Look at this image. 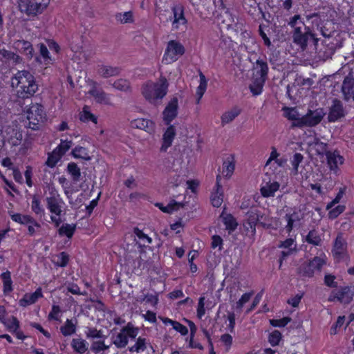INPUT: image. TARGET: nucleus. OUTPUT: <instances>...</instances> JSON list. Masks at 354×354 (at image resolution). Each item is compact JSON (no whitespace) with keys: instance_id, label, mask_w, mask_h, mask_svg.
<instances>
[{"instance_id":"f257e3e1","label":"nucleus","mask_w":354,"mask_h":354,"mask_svg":"<svg viewBox=\"0 0 354 354\" xmlns=\"http://www.w3.org/2000/svg\"><path fill=\"white\" fill-rule=\"evenodd\" d=\"M288 25L292 28V38L293 43L302 50L307 49L308 43L311 41L315 45L317 44L318 39L316 37L315 33L310 27L305 26L300 15L291 17Z\"/></svg>"},{"instance_id":"f03ea898","label":"nucleus","mask_w":354,"mask_h":354,"mask_svg":"<svg viewBox=\"0 0 354 354\" xmlns=\"http://www.w3.org/2000/svg\"><path fill=\"white\" fill-rule=\"evenodd\" d=\"M16 82L17 96L28 99L34 95L38 90V84L34 75L27 70L19 71L12 77V85Z\"/></svg>"},{"instance_id":"7ed1b4c3","label":"nucleus","mask_w":354,"mask_h":354,"mask_svg":"<svg viewBox=\"0 0 354 354\" xmlns=\"http://www.w3.org/2000/svg\"><path fill=\"white\" fill-rule=\"evenodd\" d=\"M169 84L165 77H160L158 82L147 81L141 88V93L149 103L157 106L167 93Z\"/></svg>"},{"instance_id":"20e7f679","label":"nucleus","mask_w":354,"mask_h":354,"mask_svg":"<svg viewBox=\"0 0 354 354\" xmlns=\"http://www.w3.org/2000/svg\"><path fill=\"white\" fill-rule=\"evenodd\" d=\"M27 127L32 130L38 131L46 120L44 107L39 104H32L27 111Z\"/></svg>"},{"instance_id":"39448f33","label":"nucleus","mask_w":354,"mask_h":354,"mask_svg":"<svg viewBox=\"0 0 354 354\" xmlns=\"http://www.w3.org/2000/svg\"><path fill=\"white\" fill-rule=\"evenodd\" d=\"M348 111L343 102L337 99L332 100L331 104L328 107L327 120L328 122L342 121L347 115Z\"/></svg>"},{"instance_id":"423d86ee","label":"nucleus","mask_w":354,"mask_h":354,"mask_svg":"<svg viewBox=\"0 0 354 354\" xmlns=\"http://www.w3.org/2000/svg\"><path fill=\"white\" fill-rule=\"evenodd\" d=\"M325 115L326 112L322 108H318L315 110H308V113L302 116V120L295 125H297L298 128L315 127L322 120Z\"/></svg>"},{"instance_id":"0eeeda50","label":"nucleus","mask_w":354,"mask_h":354,"mask_svg":"<svg viewBox=\"0 0 354 354\" xmlns=\"http://www.w3.org/2000/svg\"><path fill=\"white\" fill-rule=\"evenodd\" d=\"M354 287L344 286L338 290H333L328 297V301H338L342 304H348L353 300Z\"/></svg>"},{"instance_id":"6e6552de","label":"nucleus","mask_w":354,"mask_h":354,"mask_svg":"<svg viewBox=\"0 0 354 354\" xmlns=\"http://www.w3.org/2000/svg\"><path fill=\"white\" fill-rule=\"evenodd\" d=\"M325 263L324 259L316 257L308 263H303L299 268V273L303 277H311L315 271H320Z\"/></svg>"},{"instance_id":"1a4fd4ad","label":"nucleus","mask_w":354,"mask_h":354,"mask_svg":"<svg viewBox=\"0 0 354 354\" xmlns=\"http://www.w3.org/2000/svg\"><path fill=\"white\" fill-rule=\"evenodd\" d=\"M341 93L345 102H348L351 100L354 101V71L352 69L343 80Z\"/></svg>"},{"instance_id":"9d476101","label":"nucleus","mask_w":354,"mask_h":354,"mask_svg":"<svg viewBox=\"0 0 354 354\" xmlns=\"http://www.w3.org/2000/svg\"><path fill=\"white\" fill-rule=\"evenodd\" d=\"M185 51V48L180 43L174 40L169 41L165 52L164 59L169 58L171 62H174L177 59V56L183 55Z\"/></svg>"},{"instance_id":"9b49d317","label":"nucleus","mask_w":354,"mask_h":354,"mask_svg":"<svg viewBox=\"0 0 354 354\" xmlns=\"http://www.w3.org/2000/svg\"><path fill=\"white\" fill-rule=\"evenodd\" d=\"M14 47L20 53L26 57V59L30 60L35 57V50L32 44L26 40H17L14 42Z\"/></svg>"},{"instance_id":"f8f14e48","label":"nucleus","mask_w":354,"mask_h":354,"mask_svg":"<svg viewBox=\"0 0 354 354\" xmlns=\"http://www.w3.org/2000/svg\"><path fill=\"white\" fill-rule=\"evenodd\" d=\"M46 201L47 208L50 212V213L54 214L58 216H61L62 212V204L63 203V201L62 198H59V195L53 194L49 197H47Z\"/></svg>"},{"instance_id":"ddd939ff","label":"nucleus","mask_w":354,"mask_h":354,"mask_svg":"<svg viewBox=\"0 0 354 354\" xmlns=\"http://www.w3.org/2000/svg\"><path fill=\"white\" fill-rule=\"evenodd\" d=\"M178 98L173 97L163 111V118L166 124L170 122L177 116Z\"/></svg>"},{"instance_id":"4468645a","label":"nucleus","mask_w":354,"mask_h":354,"mask_svg":"<svg viewBox=\"0 0 354 354\" xmlns=\"http://www.w3.org/2000/svg\"><path fill=\"white\" fill-rule=\"evenodd\" d=\"M21 12L28 15H36L42 12L38 3L35 0H21L19 4Z\"/></svg>"},{"instance_id":"2eb2a0df","label":"nucleus","mask_w":354,"mask_h":354,"mask_svg":"<svg viewBox=\"0 0 354 354\" xmlns=\"http://www.w3.org/2000/svg\"><path fill=\"white\" fill-rule=\"evenodd\" d=\"M174 14L173 27L178 29L180 25L185 26L187 23L184 15V7L181 4L176 5L171 8Z\"/></svg>"},{"instance_id":"dca6fc26","label":"nucleus","mask_w":354,"mask_h":354,"mask_svg":"<svg viewBox=\"0 0 354 354\" xmlns=\"http://www.w3.org/2000/svg\"><path fill=\"white\" fill-rule=\"evenodd\" d=\"M39 55L35 53V61L39 64L49 65L52 64V59L46 46L42 43L37 44Z\"/></svg>"},{"instance_id":"f3484780","label":"nucleus","mask_w":354,"mask_h":354,"mask_svg":"<svg viewBox=\"0 0 354 354\" xmlns=\"http://www.w3.org/2000/svg\"><path fill=\"white\" fill-rule=\"evenodd\" d=\"M264 185L261 186L260 192L263 197H271L274 196V193L279 189L280 185L278 182H270V178H268V181L263 179Z\"/></svg>"},{"instance_id":"a211bd4d","label":"nucleus","mask_w":354,"mask_h":354,"mask_svg":"<svg viewBox=\"0 0 354 354\" xmlns=\"http://www.w3.org/2000/svg\"><path fill=\"white\" fill-rule=\"evenodd\" d=\"M176 136V129L173 125H169L163 134L162 144L160 147V151L165 152L171 145L173 140Z\"/></svg>"},{"instance_id":"6ab92c4d","label":"nucleus","mask_w":354,"mask_h":354,"mask_svg":"<svg viewBox=\"0 0 354 354\" xmlns=\"http://www.w3.org/2000/svg\"><path fill=\"white\" fill-rule=\"evenodd\" d=\"M221 178V176L218 174L216 176V191L212 194L211 196V201L212 204L214 207H218L221 206L223 202V189L222 186L220 183Z\"/></svg>"},{"instance_id":"aec40b11","label":"nucleus","mask_w":354,"mask_h":354,"mask_svg":"<svg viewBox=\"0 0 354 354\" xmlns=\"http://www.w3.org/2000/svg\"><path fill=\"white\" fill-rule=\"evenodd\" d=\"M121 72V68L117 66L109 65L98 66L97 73L103 78H109L118 75Z\"/></svg>"},{"instance_id":"412c9836","label":"nucleus","mask_w":354,"mask_h":354,"mask_svg":"<svg viewBox=\"0 0 354 354\" xmlns=\"http://www.w3.org/2000/svg\"><path fill=\"white\" fill-rule=\"evenodd\" d=\"M96 84L97 83L94 82L92 88L88 91V94L93 96L97 102L109 104L110 100L107 94L102 89H98L96 87Z\"/></svg>"},{"instance_id":"4be33fe9","label":"nucleus","mask_w":354,"mask_h":354,"mask_svg":"<svg viewBox=\"0 0 354 354\" xmlns=\"http://www.w3.org/2000/svg\"><path fill=\"white\" fill-rule=\"evenodd\" d=\"M42 297L43 295L41 288H39L33 293L25 294L24 297L19 300V305L21 306L26 307L30 304H35L39 298Z\"/></svg>"},{"instance_id":"5701e85b","label":"nucleus","mask_w":354,"mask_h":354,"mask_svg":"<svg viewBox=\"0 0 354 354\" xmlns=\"http://www.w3.org/2000/svg\"><path fill=\"white\" fill-rule=\"evenodd\" d=\"M12 221L19 223L21 225H26L28 224H35V226L37 228L41 227V225L36 221L31 216L24 215L19 213L10 214Z\"/></svg>"},{"instance_id":"b1692460","label":"nucleus","mask_w":354,"mask_h":354,"mask_svg":"<svg viewBox=\"0 0 354 354\" xmlns=\"http://www.w3.org/2000/svg\"><path fill=\"white\" fill-rule=\"evenodd\" d=\"M346 246L347 243L345 239L343 237V234L342 233L338 234L333 245V252L334 254L337 257H340L346 251Z\"/></svg>"},{"instance_id":"393cba45","label":"nucleus","mask_w":354,"mask_h":354,"mask_svg":"<svg viewBox=\"0 0 354 354\" xmlns=\"http://www.w3.org/2000/svg\"><path fill=\"white\" fill-rule=\"evenodd\" d=\"M304 241L314 246H321L323 242L321 234L316 229L310 230L305 236Z\"/></svg>"},{"instance_id":"a878e982","label":"nucleus","mask_w":354,"mask_h":354,"mask_svg":"<svg viewBox=\"0 0 354 354\" xmlns=\"http://www.w3.org/2000/svg\"><path fill=\"white\" fill-rule=\"evenodd\" d=\"M248 224L253 233L256 232V226L258 225V218L259 216V209L257 208H250L247 212Z\"/></svg>"},{"instance_id":"bb28decb","label":"nucleus","mask_w":354,"mask_h":354,"mask_svg":"<svg viewBox=\"0 0 354 354\" xmlns=\"http://www.w3.org/2000/svg\"><path fill=\"white\" fill-rule=\"evenodd\" d=\"M75 352L84 354L88 350V342L82 338H73L71 343Z\"/></svg>"},{"instance_id":"cd10ccee","label":"nucleus","mask_w":354,"mask_h":354,"mask_svg":"<svg viewBox=\"0 0 354 354\" xmlns=\"http://www.w3.org/2000/svg\"><path fill=\"white\" fill-rule=\"evenodd\" d=\"M254 70L257 71L258 77L267 79L268 74V66L266 61L258 59L253 66Z\"/></svg>"},{"instance_id":"c85d7f7f","label":"nucleus","mask_w":354,"mask_h":354,"mask_svg":"<svg viewBox=\"0 0 354 354\" xmlns=\"http://www.w3.org/2000/svg\"><path fill=\"white\" fill-rule=\"evenodd\" d=\"M132 125L133 127H135L136 128L142 129V130L149 132L153 130L154 124L150 120L144 119V118H138V119L134 120L132 122Z\"/></svg>"},{"instance_id":"c756f323","label":"nucleus","mask_w":354,"mask_h":354,"mask_svg":"<svg viewBox=\"0 0 354 354\" xmlns=\"http://www.w3.org/2000/svg\"><path fill=\"white\" fill-rule=\"evenodd\" d=\"M240 113L241 109L236 106L233 107L231 110L224 113L221 116L222 126L233 121Z\"/></svg>"},{"instance_id":"7c9ffc66","label":"nucleus","mask_w":354,"mask_h":354,"mask_svg":"<svg viewBox=\"0 0 354 354\" xmlns=\"http://www.w3.org/2000/svg\"><path fill=\"white\" fill-rule=\"evenodd\" d=\"M267 79L257 77L253 78L252 83L250 85L251 92L254 95H259Z\"/></svg>"},{"instance_id":"2f4dec72","label":"nucleus","mask_w":354,"mask_h":354,"mask_svg":"<svg viewBox=\"0 0 354 354\" xmlns=\"http://www.w3.org/2000/svg\"><path fill=\"white\" fill-rule=\"evenodd\" d=\"M66 171L71 176L72 180L75 183L80 180L81 170L75 162H69L67 165Z\"/></svg>"},{"instance_id":"473e14b6","label":"nucleus","mask_w":354,"mask_h":354,"mask_svg":"<svg viewBox=\"0 0 354 354\" xmlns=\"http://www.w3.org/2000/svg\"><path fill=\"white\" fill-rule=\"evenodd\" d=\"M199 76H200V84L196 89V95H197L196 103L197 104H198L200 102L201 99L202 98L203 95H204V93L206 91L207 85L206 77L202 72H200Z\"/></svg>"},{"instance_id":"72a5a7b5","label":"nucleus","mask_w":354,"mask_h":354,"mask_svg":"<svg viewBox=\"0 0 354 354\" xmlns=\"http://www.w3.org/2000/svg\"><path fill=\"white\" fill-rule=\"evenodd\" d=\"M223 222L226 227V230H228L229 233L234 231L237 227L238 223L232 214H226L223 216L222 214Z\"/></svg>"},{"instance_id":"f704fd0d","label":"nucleus","mask_w":354,"mask_h":354,"mask_svg":"<svg viewBox=\"0 0 354 354\" xmlns=\"http://www.w3.org/2000/svg\"><path fill=\"white\" fill-rule=\"evenodd\" d=\"M156 205L163 212L171 214L174 211L179 209L180 207H183L184 205L183 203H177L175 201H172L167 206H164L162 203H156Z\"/></svg>"},{"instance_id":"c9c22d12","label":"nucleus","mask_w":354,"mask_h":354,"mask_svg":"<svg viewBox=\"0 0 354 354\" xmlns=\"http://www.w3.org/2000/svg\"><path fill=\"white\" fill-rule=\"evenodd\" d=\"M71 155L75 158H81L85 160H91L87 149L81 146L75 147L72 150Z\"/></svg>"},{"instance_id":"e433bc0d","label":"nucleus","mask_w":354,"mask_h":354,"mask_svg":"<svg viewBox=\"0 0 354 354\" xmlns=\"http://www.w3.org/2000/svg\"><path fill=\"white\" fill-rule=\"evenodd\" d=\"M76 226V224H63L58 230V233L60 236H66L71 239L75 232Z\"/></svg>"},{"instance_id":"4c0bfd02","label":"nucleus","mask_w":354,"mask_h":354,"mask_svg":"<svg viewBox=\"0 0 354 354\" xmlns=\"http://www.w3.org/2000/svg\"><path fill=\"white\" fill-rule=\"evenodd\" d=\"M60 331L64 336H69L76 332V325L71 319H67L64 326L60 327Z\"/></svg>"},{"instance_id":"58836bf2","label":"nucleus","mask_w":354,"mask_h":354,"mask_svg":"<svg viewBox=\"0 0 354 354\" xmlns=\"http://www.w3.org/2000/svg\"><path fill=\"white\" fill-rule=\"evenodd\" d=\"M129 342V339L127 338V335L124 333V332H120L116 335L115 338L113 341V344L118 348H124Z\"/></svg>"},{"instance_id":"ea45409f","label":"nucleus","mask_w":354,"mask_h":354,"mask_svg":"<svg viewBox=\"0 0 354 354\" xmlns=\"http://www.w3.org/2000/svg\"><path fill=\"white\" fill-rule=\"evenodd\" d=\"M1 277L3 282V292L5 294H8L12 290V281L11 279L10 272L9 271L3 272L1 274Z\"/></svg>"},{"instance_id":"a19ab883","label":"nucleus","mask_w":354,"mask_h":354,"mask_svg":"<svg viewBox=\"0 0 354 354\" xmlns=\"http://www.w3.org/2000/svg\"><path fill=\"white\" fill-rule=\"evenodd\" d=\"M8 329L10 332H16L19 328V322L15 316H12L9 319H6L1 322Z\"/></svg>"},{"instance_id":"79ce46f5","label":"nucleus","mask_w":354,"mask_h":354,"mask_svg":"<svg viewBox=\"0 0 354 354\" xmlns=\"http://www.w3.org/2000/svg\"><path fill=\"white\" fill-rule=\"evenodd\" d=\"M285 116L289 120H292V127H297L295 125L297 122L302 120V117H299V113L295 109H287Z\"/></svg>"},{"instance_id":"37998d69","label":"nucleus","mask_w":354,"mask_h":354,"mask_svg":"<svg viewBox=\"0 0 354 354\" xmlns=\"http://www.w3.org/2000/svg\"><path fill=\"white\" fill-rule=\"evenodd\" d=\"M122 332H124L127 338L135 339L138 334L139 328L135 327L131 322H129L122 328Z\"/></svg>"},{"instance_id":"c03bdc74","label":"nucleus","mask_w":354,"mask_h":354,"mask_svg":"<svg viewBox=\"0 0 354 354\" xmlns=\"http://www.w3.org/2000/svg\"><path fill=\"white\" fill-rule=\"evenodd\" d=\"M80 120L84 122L92 121L97 123L96 117L89 111L88 106H84L82 111L80 113Z\"/></svg>"},{"instance_id":"a18cd8bd","label":"nucleus","mask_w":354,"mask_h":354,"mask_svg":"<svg viewBox=\"0 0 354 354\" xmlns=\"http://www.w3.org/2000/svg\"><path fill=\"white\" fill-rule=\"evenodd\" d=\"M147 348V339L146 338L139 337L135 343L131 347H129V351L130 352H137L138 353L140 351H145Z\"/></svg>"},{"instance_id":"49530a36","label":"nucleus","mask_w":354,"mask_h":354,"mask_svg":"<svg viewBox=\"0 0 354 354\" xmlns=\"http://www.w3.org/2000/svg\"><path fill=\"white\" fill-rule=\"evenodd\" d=\"M86 337L88 339H105L106 336L102 334L101 330H97L96 328L88 327L85 332Z\"/></svg>"},{"instance_id":"de8ad7c7","label":"nucleus","mask_w":354,"mask_h":354,"mask_svg":"<svg viewBox=\"0 0 354 354\" xmlns=\"http://www.w3.org/2000/svg\"><path fill=\"white\" fill-rule=\"evenodd\" d=\"M113 86L121 91H131V85L129 81L124 79H119L113 82Z\"/></svg>"},{"instance_id":"09e8293b","label":"nucleus","mask_w":354,"mask_h":354,"mask_svg":"<svg viewBox=\"0 0 354 354\" xmlns=\"http://www.w3.org/2000/svg\"><path fill=\"white\" fill-rule=\"evenodd\" d=\"M72 141L63 140H61L60 144L54 149L55 151V153H57L60 154L62 157L66 152L71 147Z\"/></svg>"},{"instance_id":"8fccbe9b","label":"nucleus","mask_w":354,"mask_h":354,"mask_svg":"<svg viewBox=\"0 0 354 354\" xmlns=\"http://www.w3.org/2000/svg\"><path fill=\"white\" fill-rule=\"evenodd\" d=\"M328 164L330 165V168L337 167V160H342V157L339 156L338 153H335V152L328 151L326 153Z\"/></svg>"},{"instance_id":"3c124183","label":"nucleus","mask_w":354,"mask_h":354,"mask_svg":"<svg viewBox=\"0 0 354 354\" xmlns=\"http://www.w3.org/2000/svg\"><path fill=\"white\" fill-rule=\"evenodd\" d=\"M258 225L265 229H269L272 227L271 219L259 209V216L258 218Z\"/></svg>"},{"instance_id":"603ef678","label":"nucleus","mask_w":354,"mask_h":354,"mask_svg":"<svg viewBox=\"0 0 354 354\" xmlns=\"http://www.w3.org/2000/svg\"><path fill=\"white\" fill-rule=\"evenodd\" d=\"M32 210L38 215L42 216L44 214V209L41 205L39 200L36 196H34L31 204Z\"/></svg>"},{"instance_id":"864d4df0","label":"nucleus","mask_w":354,"mask_h":354,"mask_svg":"<svg viewBox=\"0 0 354 354\" xmlns=\"http://www.w3.org/2000/svg\"><path fill=\"white\" fill-rule=\"evenodd\" d=\"M234 170V163L229 159L225 160L223 163V174L225 176L230 177Z\"/></svg>"},{"instance_id":"5fc2aeb1","label":"nucleus","mask_w":354,"mask_h":354,"mask_svg":"<svg viewBox=\"0 0 354 354\" xmlns=\"http://www.w3.org/2000/svg\"><path fill=\"white\" fill-rule=\"evenodd\" d=\"M61 158L62 156H60V154L57 153H55V151L53 150L51 153L48 154L47 160L46 162V165L53 168L56 165V164L61 159Z\"/></svg>"},{"instance_id":"6e6d98bb","label":"nucleus","mask_w":354,"mask_h":354,"mask_svg":"<svg viewBox=\"0 0 354 354\" xmlns=\"http://www.w3.org/2000/svg\"><path fill=\"white\" fill-rule=\"evenodd\" d=\"M115 18L122 24L131 23L133 21V14L130 11L125 12L123 14L118 13L115 15Z\"/></svg>"},{"instance_id":"4d7b16f0","label":"nucleus","mask_w":354,"mask_h":354,"mask_svg":"<svg viewBox=\"0 0 354 354\" xmlns=\"http://www.w3.org/2000/svg\"><path fill=\"white\" fill-rule=\"evenodd\" d=\"M281 339V334L279 330H274L269 335V342L272 346L278 345Z\"/></svg>"},{"instance_id":"13d9d810","label":"nucleus","mask_w":354,"mask_h":354,"mask_svg":"<svg viewBox=\"0 0 354 354\" xmlns=\"http://www.w3.org/2000/svg\"><path fill=\"white\" fill-rule=\"evenodd\" d=\"M304 156L300 153H295L294 154L291 163L295 174H297L299 165L302 162Z\"/></svg>"},{"instance_id":"bf43d9fd","label":"nucleus","mask_w":354,"mask_h":354,"mask_svg":"<svg viewBox=\"0 0 354 354\" xmlns=\"http://www.w3.org/2000/svg\"><path fill=\"white\" fill-rule=\"evenodd\" d=\"M291 321V318L288 317H283L280 319H270V323L274 327H284Z\"/></svg>"},{"instance_id":"052dcab7","label":"nucleus","mask_w":354,"mask_h":354,"mask_svg":"<svg viewBox=\"0 0 354 354\" xmlns=\"http://www.w3.org/2000/svg\"><path fill=\"white\" fill-rule=\"evenodd\" d=\"M252 292H246V293H244L241 299L236 302V309H239V310H241L242 307L243 306V305L247 303L248 301H249V300L250 299V297L252 295Z\"/></svg>"},{"instance_id":"680f3d73","label":"nucleus","mask_w":354,"mask_h":354,"mask_svg":"<svg viewBox=\"0 0 354 354\" xmlns=\"http://www.w3.org/2000/svg\"><path fill=\"white\" fill-rule=\"evenodd\" d=\"M345 209L344 205H338L335 208L332 209L328 212L330 218L334 219L337 218L340 214H342Z\"/></svg>"},{"instance_id":"e2e57ef3","label":"nucleus","mask_w":354,"mask_h":354,"mask_svg":"<svg viewBox=\"0 0 354 354\" xmlns=\"http://www.w3.org/2000/svg\"><path fill=\"white\" fill-rule=\"evenodd\" d=\"M265 27H266L265 25L260 24L259 26L258 31H259V35L261 37V38L263 40L264 44L266 46L270 47L271 46V41H270V39L268 38V37L267 36L266 33L264 32L263 28Z\"/></svg>"},{"instance_id":"0e129e2a","label":"nucleus","mask_w":354,"mask_h":354,"mask_svg":"<svg viewBox=\"0 0 354 354\" xmlns=\"http://www.w3.org/2000/svg\"><path fill=\"white\" fill-rule=\"evenodd\" d=\"M294 239L292 238L287 239L283 241H281L280 244L278 245L279 248H285L287 250H296V245L295 247H292L294 245Z\"/></svg>"},{"instance_id":"69168bd1","label":"nucleus","mask_w":354,"mask_h":354,"mask_svg":"<svg viewBox=\"0 0 354 354\" xmlns=\"http://www.w3.org/2000/svg\"><path fill=\"white\" fill-rule=\"evenodd\" d=\"M172 327L182 335H185L188 333L187 328L178 322L175 321L174 322H172Z\"/></svg>"},{"instance_id":"338daca9","label":"nucleus","mask_w":354,"mask_h":354,"mask_svg":"<svg viewBox=\"0 0 354 354\" xmlns=\"http://www.w3.org/2000/svg\"><path fill=\"white\" fill-rule=\"evenodd\" d=\"M69 261L68 255L64 252H62L59 254L58 257V261L57 262V264L58 266L60 267H65L68 264Z\"/></svg>"},{"instance_id":"774afa93","label":"nucleus","mask_w":354,"mask_h":354,"mask_svg":"<svg viewBox=\"0 0 354 354\" xmlns=\"http://www.w3.org/2000/svg\"><path fill=\"white\" fill-rule=\"evenodd\" d=\"M269 62L272 65L279 66L280 63V53L279 51H273L269 58Z\"/></svg>"}]
</instances>
